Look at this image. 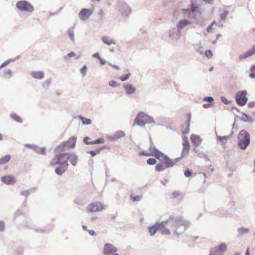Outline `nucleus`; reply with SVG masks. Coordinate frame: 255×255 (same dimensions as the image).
Returning a JSON list of instances; mask_svg holds the SVG:
<instances>
[{"label": "nucleus", "instance_id": "1", "mask_svg": "<svg viewBox=\"0 0 255 255\" xmlns=\"http://www.w3.org/2000/svg\"><path fill=\"white\" fill-rule=\"evenodd\" d=\"M68 160L73 166H75L78 160L77 156L74 154L66 152L57 153L52 159L50 164L51 166L58 165L55 169V172L60 175L67 170L69 165Z\"/></svg>", "mask_w": 255, "mask_h": 255}, {"label": "nucleus", "instance_id": "2", "mask_svg": "<svg viewBox=\"0 0 255 255\" xmlns=\"http://www.w3.org/2000/svg\"><path fill=\"white\" fill-rule=\"evenodd\" d=\"M191 117V116L190 114H186L183 115L182 117V122L183 124L181 126V131L184 135L183 136L182 142L183 148L181 154V158L187 156L189 153L190 146L188 140V138L185 136V134L188 133L189 131Z\"/></svg>", "mask_w": 255, "mask_h": 255}, {"label": "nucleus", "instance_id": "3", "mask_svg": "<svg viewBox=\"0 0 255 255\" xmlns=\"http://www.w3.org/2000/svg\"><path fill=\"white\" fill-rule=\"evenodd\" d=\"M238 138L239 146L242 149H246L250 142L249 133L245 130H242L240 132Z\"/></svg>", "mask_w": 255, "mask_h": 255}, {"label": "nucleus", "instance_id": "4", "mask_svg": "<svg viewBox=\"0 0 255 255\" xmlns=\"http://www.w3.org/2000/svg\"><path fill=\"white\" fill-rule=\"evenodd\" d=\"M152 121V119L147 115L143 113H140L135 118L133 125L136 124L138 126H143L147 123H150Z\"/></svg>", "mask_w": 255, "mask_h": 255}, {"label": "nucleus", "instance_id": "5", "mask_svg": "<svg viewBox=\"0 0 255 255\" xmlns=\"http://www.w3.org/2000/svg\"><path fill=\"white\" fill-rule=\"evenodd\" d=\"M247 94V92L246 90L239 92L236 94L235 99L238 105L243 106L246 105L248 101Z\"/></svg>", "mask_w": 255, "mask_h": 255}, {"label": "nucleus", "instance_id": "6", "mask_svg": "<svg viewBox=\"0 0 255 255\" xmlns=\"http://www.w3.org/2000/svg\"><path fill=\"white\" fill-rule=\"evenodd\" d=\"M76 138L74 136L71 137L68 141L61 143L56 148V150L59 151V149L63 148H72L75 145Z\"/></svg>", "mask_w": 255, "mask_h": 255}, {"label": "nucleus", "instance_id": "7", "mask_svg": "<svg viewBox=\"0 0 255 255\" xmlns=\"http://www.w3.org/2000/svg\"><path fill=\"white\" fill-rule=\"evenodd\" d=\"M16 7L21 11L31 12L33 10V6L25 0L18 1L16 3Z\"/></svg>", "mask_w": 255, "mask_h": 255}, {"label": "nucleus", "instance_id": "8", "mask_svg": "<svg viewBox=\"0 0 255 255\" xmlns=\"http://www.w3.org/2000/svg\"><path fill=\"white\" fill-rule=\"evenodd\" d=\"M104 209V205L100 202H97L90 204L87 210L88 212H96Z\"/></svg>", "mask_w": 255, "mask_h": 255}, {"label": "nucleus", "instance_id": "9", "mask_svg": "<svg viewBox=\"0 0 255 255\" xmlns=\"http://www.w3.org/2000/svg\"><path fill=\"white\" fill-rule=\"evenodd\" d=\"M158 159L163 163L166 168L172 167L177 161V159L173 160L163 154H162V156Z\"/></svg>", "mask_w": 255, "mask_h": 255}, {"label": "nucleus", "instance_id": "10", "mask_svg": "<svg viewBox=\"0 0 255 255\" xmlns=\"http://www.w3.org/2000/svg\"><path fill=\"white\" fill-rule=\"evenodd\" d=\"M117 251V248L111 244L107 243L104 246L103 253L105 255H110L115 253Z\"/></svg>", "mask_w": 255, "mask_h": 255}, {"label": "nucleus", "instance_id": "11", "mask_svg": "<svg viewBox=\"0 0 255 255\" xmlns=\"http://www.w3.org/2000/svg\"><path fill=\"white\" fill-rule=\"evenodd\" d=\"M92 11L90 9H82L79 13V17L82 20H86L88 19L92 14Z\"/></svg>", "mask_w": 255, "mask_h": 255}, {"label": "nucleus", "instance_id": "12", "mask_svg": "<svg viewBox=\"0 0 255 255\" xmlns=\"http://www.w3.org/2000/svg\"><path fill=\"white\" fill-rule=\"evenodd\" d=\"M1 181L6 184H13L15 182V178L12 175H6L1 178Z\"/></svg>", "mask_w": 255, "mask_h": 255}, {"label": "nucleus", "instance_id": "13", "mask_svg": "<svg viewBox=\"0 0 255 255\" xmlns=\"http://www.w3.org/2000/svg\"><path fill=\"white\" fill-rule=\"evenodd\" d=\"M104 141L105 140L103 138H100L95 140H91V139L88 136L85 137L84 138V142L87 144H96L103 143Z\"/></svg>", "mask_w": 255, "mask_h": 255}, {"label": "nucleus", "instance_id": "14", "mask_svg": "<svg viewBox=\"0 0 255 255\" xmlns=\"http://www.w3.org/2000/svg\"><path fill=\"white\" fill-rule=\"evenodd\" d=\"M255 53V45H254L252 48L246 52L240 55V59L242 60L250 57Z\"/></svg>", "mask_w": 255, "mask_h": 255}, {"label": "nucleus", "instance_id": "15", "mask_svg": "<svg viewBox=\"0 0 255 255\" xmlns=\"http://www.w3.org/2000/svg\"><path fill=\"white\" fill-rule=\"evenodd\" d=\"M255 53V45H254L252 48L246 52L240 55V59L242 60L250 57Z\"/></svg>", "mask_w": 255, "mask_h": 255}, {"label": "nucleus", "instance_id": "16", "mask_svg": "<svg viewBox=\"0 0 255 255\" xmlns=\"http://www.w3.org/2000/svg\"><path fill=\"white\" fill-rule=\"evenodd\" d=\"M255 53V45H254L252 48L246 52L240 55V59L242 60L250 57Z\"/></svg>", "mask_w": 255, "mask_h": 255}, {"label": "nucleus", "instance_id": "17", "mask_svg": "<svg viewBox=\"0 0 255 255\" xmlns=\"http://www.w3.org/2000/svg\"><path fill=\"white\" fill-rule=\"evenodd\" d=\"M149 151L150 154H152L150 155V156H154L157 159H158L159 157L162 156L163 153L160 152L154 147H150L149 148Z\"/></svg>", "mask_w": 255, "mask_h": 255}, {"label": "nucleus", "instance_id": "18", "mask_svg": "<svg viewBox=\"0 0 255 255\" xmlns=\"http://www.w3.org/2000/svg\"><path fill=\"white\" fill-rule=\"evenodd\" d=\"M190 140L193 145L196 147H198L201 142L200 137L195 134H192L191 135Z\"/></svg>", "mask_w": 255, "mask_h": 255}, {"label": "nucleus", "instance_id": "19", "mask_svg": "<svg viewBox=\"0 0 255 255\" xmlns=\"http://www.w3.org/2000/svg\"><path fill=\"white\" fill-rule=\"evenodd\" d=\"M162 224H159V223L155 224L154 226L148 228V231L151 236L154 235L157 231H159V230L161 229Z\"/></svg>", "mask_w": 255, "mask_h": 255}, {"label": "nucleus", "instance_id": "20", "mask_svg": "<svg viewBox=\"0 0 255 255\" xmlns=\"http://www.w3.org/2000/svg\"><path fill=\"white\" fill-rule=\"evenodd\" d=\"M167 222V221H164L159 223V224H162V228H161V229L159 230V231L163 235H168L170 233L169 230L165 228V225Z\"/></svg>", "mask_w": 255, "mask_h": 255}, {"label": "nucleus", "instance_id": "21", "mask_svg": "<svg viewBox=\"0 0 255 255\" xmlns=\"http://www.w3.org/2000/svg\"><path fill=\"white\" fill-rule=\"evenodd\" d=\"M31 74L35 79H41L44 77V73L42 71H33Z\"/></svg>", "mask_w": 255, "mask_h": 255}, {"label": "nucleus", "instance_id": "22", "mask_svg": "<svg viewBox=\"0 0 255 255\" xmlns=\"http://www.w3.org/2000/svg\"><path fill=\"white\" fill-rule=\"evenodd\" d=\"M124 88L128 94H131L135 92V89L131 85H126Z\"/></svg>", "mask_w": 255, "mask_h": 255}, {"label": "nucleus", "instance_id": "23", "mask_svg": "<svg viewBox=\"0 0 255 255\" xmlns=\"http://www.w3.org/2000/svg\"><path fill=\"white\" fill-rule=\"evenodd\" d=\"M102 41H103V42L108 45H112V44H116V42L115 41L110 38L109 37H107V36H104L103 38H102Z\"/></svg>", "mask_w": 255, "mask_h": 255}, {"label": "nucleus", "instance_id": "24", "mask_svg": "<svg viewBox=\"0 0 255 255\" xmlns=\"http://www.w3.org/2000/svg\"><path fill=\"white\" fill-rule=\"evenodd\" d=\"M10 155H6L0 158V165L7 163L10 159Z\"/></svg>", "mask_w": 255, "mask_h": 255}, {"label": "nucleus", "instance_id": "25", "mask_svg": "<svg viewBox=\"0 0 255 255\" xmlns=\"http://www.w3.org/2000/svg\"><path fill=\"white\" fill-rule=\"evenodd\" d=\"M189 21L187 20H183L179 21L178 24V28H182L188 24H189Z\"/></svg>", "mask_w": 255, "mask_h": 255}, {"label": "nucleus", "instance_id": "26", "mask_svg": "<svg viewBox=\"0 0 255 255\" xmlns=\"http://www.w3.org/2000/svg\"><path fill=\"white\" fill-rule=\"evenodd\" d=\"M79 118L82 121V123L84 125H90L91 124V121L90 119L83 117H80Z\"/></svg>", "mask_w": 255, "mask_h": 255}, {"label": "nucleus", "instance_id": "27", "mask_svg": "<svg viewBox=\"0 0 255 255\" xmlns=\"http://www.w3.org/2000/svg\"><path fill=\"white\" fill-rule=\"evenodd\" d=\"M165 166L163 165V164L162 163H158L155 166V169L158 172L163 171L165 169Z\"/></svg>", "mask_w": 255, "mask_h": 255}, {"label": "nucleus", "instance_id": "28", "mask_svg": "<svg viewBox=\"0 0 255 255\" xmlns=\"http://www.w3.org/2000/svg\"><path fill=\"white\" fill-rule=\"evenodd\" d=\"M10 117L12 119H13L14 120H15V121H16L17 122H19V123L22 122V120H21V118L18 115H17L16 114H11L10 115Z\"/></svg>", "mask_w": 255, "mask_h": 255}, {"label": "nucleus", "instance_id": "29", "mask_svg": "<svg viewBox=\"0 0 255 255\" xmlns=\"http://www.w3.org/2000/svg\"><path fill=\"white\" fill-rule=\"evenodd\" d=\"M249 76L252 78H255V65H253L251 67V73L250 74Z\"/></svg>", "mask_w": 255, "mask_h": 255}, {"label": "nucleus", "instance_id": "30", "mask_svg": "<svg viewBox=\"0 0 255 255\" xmlns=\"http://www.w3.org/2000/svg\"><path fill=\"white\" fill-rule=\"evenodd\" d=\"M130 197L131 200L133 202L138 201L141 198V197L140 196H138V195L134 196L133 195H131L130 196Z\"/></svg>", "mask_w": 255, "mask_h": 255}, {"label": "nucleus", "instance_id": "31", "mask_svg": "<svg viewBox=\"0 0 255 255\" xmlns=\"http://www.w3.org/2000/svg\"><path fill=\"white\" fill-rule=\"evenodd\" d=\"M249 232V229L245 228H240L238 230V232L240 235H242L248 233Z\"/></svg>", "mask_w": 255, "mask_h": 255}, {"label": "nucleus", "instance_id": "32", "mask_svg": "<svg viewBox=\"0 0 255 255\" xmlns=\"http://www.w3.org/2000/svg\"><path fill=\"white\" fill-rule=\"evenodd\" d=\"M181 226L183 227L184 231L187 228V225L186 223H183L182 224H180L179 223H176V227H177V228H179Z\"/></svg>", "mask_w": 255, "mask_h": 255}, {"label": "nucleus", "instance_id": "33", "mask_svg": "<svg viewBox=\"0 0 255 255\" xmlns=\"http://www.w3.org/2000/svg\"><path fill=\"white\" fill-rule=\"evenodd\" d=\"M226 246L225 244H221L217 248L218 251L224 252L226 250Z\"/></svg>", "mask_w": 255, "mask_h": 255}, {"label": "nucleus", "instance_id": "34", "mask_svg": "<svg viewBox=\"0 0 255 255\" xmlns=\"http://www.w3.org/2000/svg\"><path fill=\"white\" fill-rule=\"evenodd\" d=\"M147 163L149 165H154L156 163V160L153 158H150L147 159Z\"/></svg>", "mask_w": 255, "mask_h": 255}, {"label": "nucleus", "instance_id": "35", "mask_svg": "<svg viewBox=\"0 0 255 255\" xmlns=\"http://www.w3.org/2000/svg\"><path fill=\"white\" fill-rule=\"evenodd\" d=\"M131 74L130 73L127 74L125 77H121L120 80L122 81H125L128 80L130 77Z\"/></svg>", "mask_w": 255, "mask_h": 255}, {"label": "nucleus", "instance_id": "36", "mask_svg": "<svg viewBox=\"0 0 255 255\" xmlns=\"http://www.w3.org/2000/svg\"><path fill=\"white\" fill-rule=\"evenodd\" d=\"M36 152L41 154H45V148H39L36 150Z\"/></svg>", "mask_w": 255, "mask_h": 255}, {"label": "nucleus", "instance_id": "37", "mask_svg": "<svg viewBox=\"0 0 255 255\" xmlns=\"http://www.w3.org/2000/svg\"><path fill=\"white\" fill-rule=\"evenodd\" d=\"M4 73L5 77H10L11 76V71L9 69L5 70Z\"/></svg>", "mask_w": 255, "mask_h": 255}, {"label": "nucleus", "instance_id": "38", "mask_svg": "<svg viewBox=\"0 0 255 255\" xmlns=\"http://www.w3.org/2000/svg\"><path fill=\"white\" fill-rule=\"evenodd\" d=\"M204 101L208 102L209 103H213L214 101L213 98L211 97H205L203 99Z\"/></svg>", "mask_w": 255, "mask_h": 255}, {"label": "nucleus", "instance_id": "39", "mask_svg": "<svg viewBox=\"0 0 255 255\" xmlns=\"http://www.w3.org/2000/svg\"><path fill=\"white\" fill-rule=\"evenodd\" d=\"M205 55L208 58L212 57L213 54L212 52L210 50H207L205 51Z\"/></svg>", "mask_w": 255, "mask_h": 255}, {"label": "nucleus", "instance_id": "40", "mask_svg": "<svg viewBox=\"0 0 255 255\" xmlns=\"http://www.w3.org/2000/svg\"><path fill=\"white\" fill-rule=\"evenodd\" d=\"M101 150V149H97L96 151L95 150H91L89 152V153L92 156H94L97 154L99 153Z\"/></svg>", "mask_w": 255, "mask_h": 255}, {"label": "nucleus", "instance_id": "41", "mask_svg": "<svg viewBox=\"0 0 255 255\" xmlns=\"http://www.w3.org/2000/svg\"><path fill=\"white\" fill-rule=\"evenodd\" d=\"M140 155H143L145 156H149L150 155H152V154H150L149 152H147L146 151H141L139 153Z\"/></svg>", "mask_w": 255, "mask_h": 255}, {"label": "nucleus", "instance_id": "42", "mask_svg": "<svg viewBox=\"0 0 255 255\" xmlns=\"http://www.w3.org/2000/svg\"><path fill=\"white\" fill-rule=\"evenodd\" d=\"M184 175L186 177H189L191 176L192 173L189 169H186L184 171Z\"/></svg>", "mask_w": 255, "mask_h": 255}, {"label": "nucleus", "instance_id": "43", "mask_svg": "<svg viewBox=\"0 0 255 255\" xmlns=\"http://www.w3.org/2000/svg\"><path fill=\"white\" fill-rule=\"evenodd\" d=\"M86 71H87V67L86 65H85L81 69V73L82 74V75L83 76H84L86 74Z\"/></svg>", "mask_w": 255, "mask_h": 255}, {"label": "nucleus", "instance_id": "44", "mask_svg": "<svg viewBox=\"0 0 255 255\" xmlns=\"http://www.w3.org/2000/svg\"><path fill=\"white\" fill-rule=\"evenodd\" d=\"M109 85H110V86H111L112 87H114L118 86V85L117 84V82L115 81H110Z\"/></svg>", "mask_w": 255, "mask_h": 255}, {"label": "nucleus", "instance_id": "45", "mask_svg": "<svg viewBox=\"0 0 255 255\" xmlns=\"http://www.w3.org/2000/svg\"><path fill=\"white\" fill-rule=\"evenodd\" d=\"M227 138H228V136H219V137H218L219 140L222 142H223L225 140H226Z\"/></svg>", "mask_w": 255, "mask_h": 255}, {"label": "nucleus", "instance_id": "46", "mask_svg": "<svg viewBox=\"0 0 255 255\" xmlns=\"http://www.w3.org/2000/svg\"><path fill=\"white\" fill-rule=\"evenodd\" d=\"M4 229V222L2 221H0V231H3Z\"/></svg>", "mask_w": 255, "mask_h": 255}, {"label": "nucleus", "instance_id": "47", "mask_svg": "<svg viewBox=\"0 0 255 255\" xmlns=\"http://www.w3.org/2000/svg\"><path fill=\"white\" fill-rule=\"evenodd\" d=\"M213 105V103L204 104L203 105V107L204 108H209Z\"/></svg>", "mask_w": 255, "mask_h": 255}, {"label": "nucleus", "instance_id": "48", "mask_svg": "<svg viewBox=\"0 0 255 255\" xmlns=\"http://www.w3.org/2000/svg\"><path fill=\"white\" fill-rule=\"evenodd\" d=\"M221 100L224 104H228L229 103V101L224 97H221Z\"/></svg>", "mask_w": 255, "mask_h": 255}, {"label": "nucleus", "instance_id": "49", "mask_svg": "<svg viewBox=\"0 0 255 255\" xmlns=\"http://www.w3.org/2000/svg\"><path fill=\"white\" fill-rule=\"evenodd\" d=\"M181 194L178 192H174L172 193V196L174 198H176L180 196Z\"/></svg>", "mask_w": 255, "mask_h": 255}, {"label": "nucleus", "instance_id": "50", "mask_svg": "<svg viewBox=\"0 0 255 255\" xmlns=\"http://www.w3.org/2000/svg\"><path fill=\"white\" fill-rule=\"evenodd\" d=\"M75 56H76V54L74 52H71L70 53L67 54V57L70 58L72 57H74Z\"/></svg>", "mask_w": 255, "mask_h": 255}, {"label": "nucleus", "instance_id": "51", "mask_svg": "<svg viewBox=\"0 0 255 255\" xmlns=\"http://www.w3.org/2000/svg\"><path fill=\"white\" fill-rule=\"evenodd\" d=\"M93 56L94 57L98 58L99 60L101 58V57L98 53H95Z\"/></svg>", "mask_w": 255, "mask_h": 255}, {"label": "nucleus", "instance_id": "52", "mask_svg": "<svg viewBox=\"0 0 255 255\" xmlns=\"http://www.w3.org/2000/svg\"><path fill=\"white\" fill-rule=\"evenodd\" d=\"M50 83V80L46 81L45 83L43 84V87H48Z\"/></svg>", "mask_w": 255, "mask_h": 255}, {"label": "nucleus", "instance_id": "53", "mask_svg": "<svg viewBox=\"0 0 255 255\" xmlns=\"http://www.w3.org/2000/svg\"><path fill=\"white\" fill-rule=\"evenodd\" d=\"M69 36H70V38H71L72 40H74V33H73V31L70 32L69 33Z\"/></svg>", "mask_w": 255, "mask_h": 255}, {"label": "nucleus", "instance_id": "54", "mask_svg": "<svg viewBox=\"0 0 255 255\" xmlns=\"http://www.w3.org/2000/svg\"><path fill=\"white\" fill-rule=\"evenodd\" d=\"M28 192L27 191H23L21 192V194L24 196H27L28 195Z\"/></svg>", "mask_w": 255, "mask_h": 255}, {"label": "nucleus", "instance_id": "55", "mask_svg": "<svg viewBox=\"0 0 255 255\" xmlns=\"http://www.w3.org/2000/svg\"><path fill=\"white\" fill-rule=\"evenodd\" d=\"M89 234L91 236L95 235V232L93 230L88 231Z\"/></svg>", "mask_w": 255, "mask_h": 255}, {"label": "nucleus", "instance_id": "56", "mask_svg": "<svg viewBox=\"0 0 255 255\" xmlns=\"http://www.w3.org/2000/svg\"><path fill=\"white\" fill-rule=\"evenodd\" d=\"M112 67H113L114 68H115L116 70H119L120 67L117 65H112L111 64H110Z\"/></svg>", "mask_w": 255, "mask_h": 255}, {"label": "nucleus", "instance_id": "57", "mask_svg": "<svg viewBox=\"0 0 255 255\" xmlns=\"http://www.w3.org/2000/svg\"><path fill=\"white\" fill-rule=\"evenodd\" d=\"M99 60L102 65H104L106 63V61L102 59L101 58L99 59Z\"/></svg>", "mask_w": 255, "mask_h": 255}, {"label": "nucleus", "instance_id": "58", "mask_svg": "<svg viewBox=\"0 0 255 255\" xmlns=\"http://www.w3.org/2000/svg\"><path fill=\"white\" fill-rule=\"evenodd\" d=\"M205 2L211 3L213 2V0H204Z\"/></svg>", "mask_w": 255, "mask_h": 255}, {"label": "nucleus", "instance_id": "59", "mask_svg": "<svg viewBox=\"0 0 255 255\" xmlns=\"http://www.w3.org/2000/svg\"><path fill=\"white\" fill-rule=\"evenodd\" d=\"M245 255H250L249 249L247 250Z\"/></svg>", "mask_w": 255, "mask_h": 255}, {"label": "nucleus", "instance_id": "60", "mask_svg": "<svg viewBox=\"0 0 255 255\" xmlns=\"http://www.w3.org/2000/svg\"><path fill=\"white\" fill-rule=\"evenodd\" d=\"M3 138L2 134L0 133V140H2Z\"/></svg>", "mask_w": 255, "mask_h": 255}, {"label": "nucleus", "instance_id": "61", "mask_svg": "<svg viewBox=\"0 0 255 255\" xmlns=\"http://www.w3.org/2000/svg\"><path fill=\"white\" fill-rule=\"evenodd\" d=\"M83 229H84V230H87V228H86V227H85V226H83Z\"/></svg>", "mask_w": 255, "mask_h": 255}, {"label": "nucleus", "instance_id": "62", "mask_svg": "<svg viewBox=\"0 0 255 255\" xmlns=\"http://www.w3.org/2000/svg\"><path fill=\"white\" fill-rule=\"evenodd\" d=\"M254 165H255V168L254 169V171H255V160H254Z\"/></svg>", "mask_w": 255, "mask_h": 255}, {"label": "nucleus", "instance_id": "63", "mask_svg": "<svg viewBox=\"0 0 255 255\" xmlns=\"http://www.w3.org/2000/svg\"><path fill=\"white\" fill-rule=\"evenodd\" d=\"M80 57V54H79L76 58H79Z\"/></svg>", "mask_w": 255, "mask_h": 255}, {"label": "nucleus", "instance_id": "64", "mask_svg": "<svg viewBox=\"0 0 255 255\" xmlns=\"http://www.w3.org/2000/svg\"><path fill=\"white\" fill-rule=\"evenodd\" d=\"M114 255H119L118 254H114Z\"/></svg>", "mask_w": 255, "mask_h": 255}]
</instances>
